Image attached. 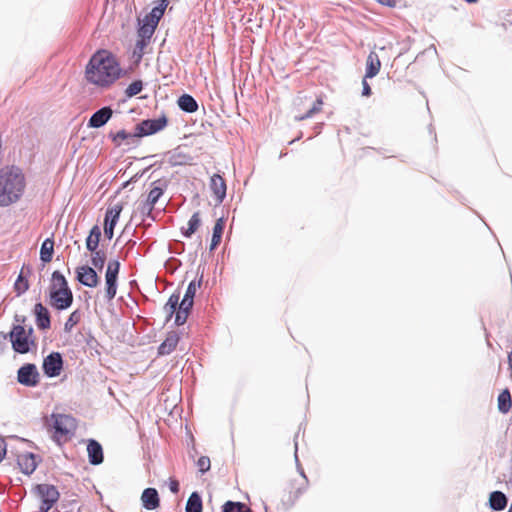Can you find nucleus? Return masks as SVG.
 <instances>
[{
	"label": "nucleus",
	"instance_id": "obj_24",
	"mask_svg": "<svg viewBox=\"0 0 512 512\" xmlns=\"http://www.w3.org/2000/svg\"><path fill=\"white\" fill-rule=\"evenodd\" d=\"M226 225V218L224 216L219 217L213 226L212 237L209 245V252H214L220 245Z\"/></svg>",
	"mask_w": 512,
	"mask_h": 512
},
{
	"label": "nucleus",
	"instance_id": "obj_52",
	"mask_svg": "<svg viewBox=\"0 0 512 512\" xmlns=\"http://www.w3.org/2000/svg\"><path fill=\"white\" fill-rule=\"evenodd\" d=\"M170 263H174L175 264V268L174 269H177L179 266L182 265V262L177 259V258H174V257H170L167 261H166V264H170Z\"/></svg>",
	"mask_w": 512,
	"mask_h": 512
},
{
	"label": "nucleus",
	"instance_id": "obj_27",
	"mask_svg": "<svg viewBox=\"0 0 512 512\" xmlns=\"http://www.w3.org/2000/svg\"><path fill=\"white\" fill-rule=\"evenodd\" d=\"M123 209H124L123 203H117L114 206H109L106 209L105 214H104L103 226H106L109 228L111 226L116 227Z\"/></svg>",
	"mask_w": 512,
	"mask_h": 512
},
{
	"label": "nucleus",
	"instance_id": "obj_10",
	"mask_svg": "<svg viewBox=\"0 0 512 512\" xmlns=\"http://www.w3.org/2000/svg\"><path fill=\"white\" fill-rule=\"evenodd\" d=\"M120 269L121 263L118 259L108 261L105 271V299L107 302H111L117 294Z\"/></svg>",
	"mask_w": 512,
	"mask_h": 512
},
{
	"label": "nucleus",
	"instance_id": "obj_16",
	"mask_svg": "<svg viewBox=\"0 0 512 512\" xmlns=\"http://www.w3.org/2000/svg\"><path fill=\"white\" fill-rule=\"evenodd\" d=\"M32 314L38 330L47 331L51 328L50 310L41 301H37L34 304Z\"/></svg>",
	"mask_w": 512,
	"mask_h": 512
},
{
	"label": "nucleus",
	"instance_id": "obj_59",
	"mask_svg": "<svg viewBox=\"0 0 512 512\" xmlns=\"http://www.w3.org/2000/svg\"><path fill=\"white\" fill-rule=\"evenodd\" d=\"M194 442H195V439H194V437L191 435L192 449L194 450V452H195V453H197L196 448H195V443H194Z\"/></svg>",
	"mask_w": 512,
	"mask_h": 512
},
{
	"label": "nucleus",
	"instance_id": "obj_49",
	"mask_svg": "<svg viewBox=\"0 0 512 512\" xmlns=\"http://www.w3.org/2000/svg\"><path fill=\"white\" fill-rule=\"evenodd\" d=\"M114 229H115V227H113V226H111L110 228L103 226V235H104L105 239L110 241L113 238Z\"/></svg>",
	"mask_w": 512,
	"mask_h": 512
},
{
	"label": "nucleus",
	"instance_id": "obj_45",
	"mask_svg": "<svg viewBox=\"0 0 512 512\" xmlns=\"http://www.w3.org/2000/svg\"><path fill=\"white\" fill-rule=\"evenodd\" d=\"M154 207L150 206L148 202H144L142 206L140 207V213L143 216V218L151 219L152 221H155V216L153 214Z\"/></svg>",
	"mask_w": 512,
	"mask_h": 512
},
{
	"label": "nucleus",
	"instance_id": "obj_31",
	"mask_svg": "<svg viewBox=\"0 0 512 512\" xmlns=\"http://www.w3.org/2000/svg\"><path fill=\"white\" fill-rule=\"evenodd\" d=\"M166 154L169 155L168 162L172 167L191 164L193 160V157L191 155L179 151V148L168 151Z\"/></svg>",
	"mask_w": 512,
	"mask_h": 512
},
{
	"label": "nucleus",
	"instance_id": "obj_55",
	"mask_svg": "<svg viewBox=\"0 0 512 512\" xmlns=\"http://www.w3.org/2000/svg\"><path fill=\"white\" fill-rule=\"evenodd\" d=\"M301 495H298V493L296 491H294L293 493L290 494V498H292V504L294 503L295 500H297Z\"/></svg>",
	"mask_w": 512,
	"mask_h": 512
},
{
	"label": "nucleus",
	"instance_id": "obj_56",
	"mask_svg": "<svg viewBox=\"0 0 512 512\" xmlns=\"http://www.w3.org/2000/svg\"><path fill=\"white\" fill-rule=\"evenodd\" d=\"M305 490L306 487H298L295 491L298 493V495H302Z\"/></svg>",
	"mask_w": 512,
	"mask_h": 512
},
{
	"label": "nucleus",
	"instance_id": "obj_50",
	"mask_svg": "<svg viewBox=\"0 0 512 512\" xmlns=\"http://www.w3.org/2000/svg\"><path fill=\"white\" fill-rule=\"evenodd\" d=\"M24 335L28 339H32L33 341H37L36 337L34 335V328L32 326H29L28 328H26V326L24 325Z\"/></svg>",
	"mask_w": 512,
	"mask_h": 512
},
{
	"label": "nucleus",
	"instance_id": "obj_17",
	"mask_svg": "<svg viewBox=\"0 0 512 512\" xmlns=\"http://www.w3.org/2000/svg\"><path fill=\"white\" fill-rule=\"evenodd\" d=\"M113 113V109L111 108V106L108 105L97 109L90 116L87 122V127L98 129L105 126L112 118Z\"/></svg>",
	"mask_w": 512,
	"mask_h": 512
},
{
	"label": "nucleus",
	"instance_id": "obj_5",
	"mask_svg": "<svg viewBox=\"0 0 512 512\" xmlns=\"http://www.w3.org/2000/svg\"><path fill=\"white\" fill-rule=\"evenodd\" d=\"M169 4V0L154 1L152 9L143 18H137V34L152 38Z\"/></svg>",
	"mask_w": 512,
	"mask_h": 512
},
{
	"label": "nucleus",
	"instance_id": "obj_34",
	"mask_svg": "<svg viewBox=\"0 0 512 512\" xmlns=\"http://www.w3.org/2000/svg\"><path fill=\"white\" fill-rule=\"evenodd\" d=\"M185 512H203V500L199 491H193L185 505Z\"/></svg>",
	"mask_w": 512,
	"mask_h": 512
},
{
	"label": "nucleus",
	"instance_id": "obj_35",
	"mask_svg": "<svg viewBox=\"0 0 512 512\" xmlns=\"http://www.w3.org/2000/svg\"><path fill=\"white\" fill-rule=\"evenodd\" d=\"M498 411L507 414L512 407L511 393L508 388L503 389L497 397Z\"/></svg>",
	"mask_w": 512,
	"mask_h": 512
},
{
	"label": "nucleus",
	"instance_id": "obj_53",
	"mask_svg": "<svg viewBox=\"0 0 512 512\" xmlns=\"http://www.w3.org/2000/svg\"><path fill=\"white\" fill-rule=\"evenodd\" d=\"M10 331L9 332H4V331H1L0 332V340L1 342L5 341V340H9L10 341Z\"/></svg>",
	"mask_w": 512,
	"mask_h": 512
},
{
	"label": "nucleus",
	"instance_id": "obj_13",
	"mask_svg": "<svg viewBox=\"0 0 512 512\" xmlns=\"http://www.w3.org/2000/svg\"><path fill=\"white\" fill-rule=\"evenodd\" d=\"M75 280L88 288H96L101 282L98 271L88 264L75 268Z\"/></svg>",
	"mask_w": 512,
	"mask_h": 512
},
{
	"label": "nucleus",
	"instance_id": "obj_22",
	"mask_svg": "<svg viewBox=\"0 0 512 512\" xmlns=\"http://www.w3.org/2000/svg\"><path fill=\"white\" fill-rule=\"evenodd\" d=\"M210 189L215 197L217 205L222 204L227 195V185L226 180L219 173H215L211 176Z\"/></svg>",
	"mask_w": 512,
	"mask_h": 512
},
{
	"label": "nucleus",
	"instance_id": "obj_44",
	"mask_svg": "<svg viewBox=\"0 0 512 512\" xmlns=\"http://www.w3.org/2000/svg\"><path fill=\"white\" fill-rule=\"evenodd\" d=\"M168 250L172 254L180 255L185 251V243L180 240H175L169 244Z\"/></svg>",
	"mask_w": 512,
	"mask_h": 512
},
{
	"label": "nucleus",
	"instance_id": "obj_41",
	"mask_svg": "<svg viewBox=\"0 0 512 512\" xmlns=\"http://www.w3.org/2000/svg\"><path fill=\"white\" fill-rule=\"evenodd\" d=\"M86 345L91 350V355H100L101 352L99 351V347H101V344L99 341L91 334L89 333L86 338Z\"/></svg>",
	"mask_w": 512,
	"mask_h": 512
},
{
	"label": "nucleus",
	"instance_id": "obj_29",
	"mask_svg": "<svg viewBox=\"0 0 512 512\" xmlns=\"http://www.w3.org/2000/svg\"><path fill=\"white\" fill-rule=\"evenodd\" d=\"M178 108L184 113H195L199 105L194 96L188 93L181 94L177 99Z\"/></svg>",
	"mask_w": 512,
	"mask_h": 512
},
{
	"label": "nucleus",
	"instance_id": "obj_23",
	"mask_svg": "<svg viewBox=\"0 0 512 512\" xmlns=\"http://www.w3.org/2000/svg\"><path fill=\"white\" fill-rule=\"evenodd\" d=\"M142 507L152 511L160 506V497L156 488H145L141 494Z\"/></svg>",
	"mask_w": 512,
	"mask_h": 512
},
{
	"label": "nucleus",
	"instance_id": "obj_18",
	"mask_svg": "<svg viewBox=\"0 0 512 512\" xmlns=\"http://www.w3.org/2000/svg\"><path fill=\"white\" fill-rule=\"evenodd\" d=\"M32 267L29 264H23L22 268L14 282L13 289L16 296L19 297L26 293L30 288L29 277L32 274Z\"/></svg>",
	"mask_w": 512,
	"mask_h": 512
},
{
	"label": "nucleus",
	"instance_id": "obj_20",
	"mask_svg": "<svg viewBox=\"0 0 512 512\" xmlns=\"http://www.w3.org/2000/svg\"><path fill=\"white\" fill-rule=\"evenodd\" d=\"M169 180L165 178H161L158 180L153 181L150 184V190L146 199V202L152 207H155L159 199L164 195L166 192Z\"/></svg>",
	"mask_w": 512,
	"mask_h": 512
},
{
	"label": "nucleus",
	"instance_id": "obj_38",
	"mask_svg": "<svg viewBox=\"0 0 512 512\" xmlns=\"http://www.w3.org/2000/svg\"><path fill=\"white\" fill-rule=\"evenodd\" d=\"M222 512H252L244 502L227 500L221 507Z\"/></svg>",
	"mask_w": 512,
	"mask_h": 512
},
{
	"label": "nucleus",
	"instance_id": "obj_19",
	"mask_svg": "<svg viewBox=\"0 0 512 512\" xmlns=\"http://www.w3.org/2000/svg\"><path fill=\"white\" fill-rule=\"evenodd\" d=\"M88 462L90 465L98 466L104 461V451L101 443L94 439L89 438L86 440Z\"/></svg>",
	"mask_w": 512,
	"mask_h": 512
},
{
	"label": "nucleus",
	"instance_id": "obj_21",
	"mask_svg": "<svg viewBox=\"0 0 512 512\" xmlns=\"http://www.w3.org/2000/svg\"><path fill=\"white\" fill-rule=\"evenodd\" d=\"M181 337L182 332L169 331L166 335V338L158 346L157 355L166 356L171 354L176 349L179 341L181 340Z\"/></svg>",
	"mask_w": 512,
	"mask_h": 512
},
{
	"label": "nucleus",
	"instance_id": "obj_58",
	"mask_svg": "<svg viewBox=\"0 0 512 512\" xmlns=\"http://www.w3.org/2000/svg\"><path fill=\"white\" fill-rule=\"evenodd\" d=\"M5 349H6V344L3 342H0V354H2Z\"/></svg>",
	"mask_w": 512,
	"mask_h": 512
},
{
	"label": "nucleus",
	"instance_id": "obj_43",
	"mask_svg": "<svg viewBox=\"0 0 512 512\" xmlns=\"http://www.w3.org/2000/svg\"><path fill=\"white\" fill-rule=\"evenodd\" d=\"M298 434L299 432H297V434L295 435L294 437V448H295V451H294V458H295V463H296V468H297V471L298 473L300 474V476L302 478L305 479L306 483L308 482V478L305 474V471L303 469V467L301 466V463L299 461V457H298V442H297V437H298Z\"/></svg>",
	"mask_w": 512,
	"mask_h": 512
},
{
	"label": "nucleus",
	"instance_id": "obj_36",
	"mask_svg": "<svg viewBox=\"0 0 512 512\" xmlns=\"http://www.w3.org/2000/svg\"><path fill=\"white\" fill-rule=\"evenodd\" d=\"M145 87V83L141 79H134L124 90V100L131 99L140 94Z\"/></svg>",
	"mask_w": 512,
	"mask_h": 512
},
{
	"label": "nucleus",
	"instance_id": "obj_25",
	"mask_svg": "<svg viewBox=\"0 0 512 512\" xmlns=\"http://www.w3.org/2000/svg\"><path fill=\"white\" fill-rule=\"evenodd\" d=\"M108 138L113 142L115 147H120L122 141H127V144H139L138 137L134 136V131L129 132L125 129H121L117 132L110 131Z\"/></svg>",
	"mask_w": 512,
	"mask_h": 512
},
{
	"label": "nucleus",
	"instance_id": "obj_3",
	"mask_svg": "<svg viewBox=\"0 0 512 512\" xmlns=\"http://www.w3.org/2000/svg\"><path fill=\"white\" fill-rule=\"evenodd\" d=\"M45 300L49 307L57 312L66 311L73 305V291L60 270L52 272L49 286L45 292Z\"/></svg>",
	"mask_w": 512,
	"mask_h": 512
},
{
	"label": "nucleus",
	"instance_id": "obj_61",
	"mask_svg": "<svg viewBox=\"0 0 512 512\" xmlns=\"http://www.w3.org/2000/svg\"><path fill=\"white\" fill-rule=\"evenodd\" d=\"M300 137H301V135H300V136H298V137H296L295 139H293V140L289 141V142H288V144H289V145H290V144H293L294 142L298 141V140L300 139Z\"/></svg>",
	"mask_w": 512,
	"mask_h": 512
},
{
	"label": "nucleus",
	"instance_id": "obj_15",
	"mask_svg": "<svg viewBox=\"0 0 512 512\" xmlns=\"http://www.w3.org/2000/svg\"><path fill=\"white\" fill-rule=\"evenodd\" d=\"M41 462L42 457L33 452H24L17 456V465L20 471L27 476L32 475Z\"/></svg>",
	"mask_w": 512,
	"mask_h": 512
},
{
	"label": "nucleus",
	"instance_id": "obj_14",
	"mask_svg": "<svg viewBox=\"0 0 512 512\" xmlns=\"http://www.w3.org/2000/svg\"><path fill=\"white\" fill-rule=\"evenodd\" d=\"M150 41L151 38L145 35L137 34L135 45L129 56V70L131 72H133L141 64L145 54V49L149 45Z\"/></svg>",
	"mask_w": 512,
	"mask_h": 512
},
{
	"label": "nucleus",
	"instance_id": "obj_64",
	"mask_svg": "<svg viewBox=\"0 0 512 512\" xmlns=\"http://www.w3.org/2000/svg\"><path fill=\"white\" fill-rule=\"evenodd\" d=\"M285 155H286L285 153H281V154H280V156H279V158H282V157H284Z\"/></svg>",
	"mask_w": 512,
	"mask_h": 512
},
{
	"label": "nucleus",
	"instance_id": "obj_7",
	"mask_svg": "<svg viewBox=\"0 0 512 512\" xmlns=\"http://www.w3.org/2000/svg\"><path fill=\"white\" fill-rule=\"evenodd\" d=\"M101 237V228L98 224H95L90 228L85 239L86 249L90 252L91 265L97 271H102L107 260L106 252L99 248Z\"/></svg>",
	"mask_w": 512,
	"mask_h": 512
},
{
	"label": "nucleus",
	"instance_id": "obj_26",
	"mask_svg": "<svg viewBox=\"0 0 512 512\" xmlns=\"http://www.w3.org/2000/svg\"><path fill=\"white\" fill-rule=\"evenodd\" d=\"M508 497L500 490H494L489 493L487 506L492 511H502L507 507Z\"/></svg>",
	"mask_w": 512,
	"mask_h": 512
},
{
	"label": "nucleus",
	"instance_id": "obj_32",
	"mask_svg": "<svg viewBox=\"0 0 512 512\" xmlns=\"http://www.w3.org/2000/svg\"><path fill=\"white\" fill-rule=\"evenodd\" d=\"M202 282H203V274H201L198 279H194V280L190 281L181 301H183V302H185V304L193 307L194 298L196 296V291L198 288L201 287Z\"/></svg>",
	"mask_w": 512,
	"mask_h": 512
},
{
	"label": "nucleus",
	"instance_id": "obj_54",
	"mask_svg": "<svg viewBox=\"0 0 512 512\" xmlns=\"http://www.w3.org/2000/svg\"><path fill=\"white\" fill-rule=\"evenodd\" d=\"M323 125H324L323 122H318L314 125V130H315L314 135H318L321 132Z\"/></svg>",
	"mask_w": 512,
	"mask_h": 512
},
{
	"label": "nucleus",
	"instance_id": "obj_42",
	"mask_svg": "<svg viewBox=\"0 0 512 512\" xmlns=\"http://www.w3.org/2000/svg\"><path fill=\"white\" fill-rule=\"evenodd\" d=\"M198 471L201 475L206 474L211 468V461L208 456H200L196 462Z\"/></svg>",
	"mask_w": 512,
	"mask_h": 512
},
{
	"label": "nucleus",
	"instance_id": "obj_28",
	"mask_svg": "<svg viewBox=\"0 0 512 512\" xmlns=\"http://www.w3.org/2000/svg\"><path fill=\"white\" fill-rule=\"evenodd\" d=\"M54 237L51 235L50 237H47L41 244L40 247V261L42 269L45 267V265L52 261L54 256Z\"/></svg>",
	"mask_w": 512,
	"mask_h": 512
},
{
	"label": "nucleus",
	"instance_id": "obj_9",
	"mask_svg": "<svg viewBox=\"0 0 512 512\" xmlns=\"http://www.w3.org/2000/svg\"><path fill=\"white\" fill-rule=\"evenodd\" d=\"M169 119L165 113L156 118H147L141 120L134 127V136L138 140L143 137L154 135L167 127Z\"/></svg>",
	"mask_w": 512,
	"mask_h": 512
},
{
	"label": "nucleus",
	"instance_id": "obj_1",
	"mask_svg": "<svg viewBox=\"0 0 512 512\" xmlns=\"http://www.w3.org/2000/svg\"><path fill=\"white\" fill-rule=\"evenodd\" d=\"M116 55L107 49H97L85 65L84 78L92 85L108 89L119 79L126 76Z\"/></svg>",
	"mask_w": 512,
	"mask_h": 512
},
{
	"label": "nucleus",
	"instance_id": "obj_40",
	"mask_svg": "<svg viewBox=\"0 0 512 512\" xmlns=\"http://www.w3.org/2000/svg\"><path fill=\"white\" fill-rule=\"evenodd\" d=\"M151 169V166H148L144 168L143 170L137 172L132 177H130L127 181H124L121 184V187L116 191V194H119L122 189L127 188L130 184L136 183L140 178L144 176L146 172H148Z\"/></svg>",
	"mask_w": 512,
	"mask_h": 512
},
{
	"label": "nucleus",
	"instance_id": "obj_46",
	"mask_svg": "<svg viewBox=\"0 0 512 512\" xmlns=\"http://www.w3.org/2000/svg\"><path fill=\"white\" fill-rule=\"evenodd\" d=\"M369 78H365V76L363 77L362 79V91H361V95L363 97H370L372 95V88L371 86L369 85L368 83V80Z\"/></svg>",
	"mask_w": 512,
	"mask_h": 512
},
{
	"label": "nucleus",
	"instance_id": "obj_57",
	"mask_svg": "<svg viewBox=\"0 0 512 512\" xmlns=\"http://www.w3.org/2000/svg\"><path fill=\"white\" fill-rule=\"evenodd\" d=\"M126 244H127L128 246H130V247H134V246L136 245V241H135V240L130 239V240H128V241H127V243H126Z\"/></svg>",
	"mask_w": 512,
	"mask_h": 512
},
{
	"label": "nucleus",
	"instance_id": "obj_6",
	"mask_svg": "<svg viewBox=\"0 0 512 512\" xmlns=\"http://www.w3.org/2000/svg\"><path fill=\"white\" fill-rule=\"evenodd\" d=\"M193 307L180 301V292L174 291L165 303L163 310L166 313L165 323H168L174 317V325L177 327L183 326Z\"/></svg>",
	"mask_w": 512,
	"mask_h": 512
},
{
	"label": "nucleus",
	"instance_id": "obj_60",
	"mask_svg": "<svg viewBox=\"0 0 512 512\" xmlns=\"http://www.w3.org/2000/svg\"><path fill=\"white\" fill-rule=\"evenodd\" d=\"M465 3L467 4H475L477 3L479 0H463Z\"/></svg>",
	"mask_w": 512,
	"mask_h": 512
},
{
	"label": "nucleus",
	"instance_id": "obj_48",
	"mask_svg": "<svg viewBox=\"0 0 512 512\" xmlns=\"http://www.w3.org/2000/svg\"><path fill=\"white\" fill-rule=\"evenodd\" d=\"M7 455V443L5 438L0 435V463L5 459Z\"/></svg>",
	"mask_w": 512,
	"mask_h": 512
},
{
	"label": "nucleus",
	"instance_id": "obj_4",
	"mask_svg": "<svg viewBox=\"0 0 512 512\" xmlns=\"http://www.w3.org/2000/svg\"><path fill=\"white\" fill-rule=\"evenodd\" d=\"M49 429L52 432V440L57 445H61L63 441H69L74 436L77 420L71 414L53 412Z\"/></svg>",
	"mask_w": 512,
	"mask_h": 512
},
{
	"label": "nucleus",
	"instance_id": "obj_39",
	"mask_svg": "<svg viewBox=\"0 0 512 512\" xmlns=\"http://www.w3.org/2000/svg\"><path fill=\"white\" fill-rule=\"evenodd\" d=\"M82 318V312L80 309H76L68 316L64 323V332L70 333L74 326L80 323Z\"/></svg>",
	"mask_w": 512,
	"mask_h": 512
},
{
	"label": "nucleus",
	"instance_id": "obj_12",
	"mask_svg": "<svg viewBox=\"0 0 512 512\" xmlns=\"http://www.w3.org/2000/svg\"><path fill=\"white\" fill-rule=\"evenodd\" d=\"M17 382L22 386L33 388L40 383V373L36 364L24 363L17 370Z\"/></svg>",
	"mask_w": 512,
	"mask_h": 512
},
{
	"label": "nucleus",
	"instance_id": "obj_30",
	"mask_svg": "<svg viewBox=\"0 0 512 512\" xmlns=\"http://www.w3.org/2000/svg\"><path fill=\"white\" fill-rule=\"evenodd\" d=\"M381 69V61L375 51H370L366 59L365 78H374Z\"/></svg>",
	"mask_w": 512,
	"mask_h": 512
},
{
	"label": "nucleus",
	"instance_id": "obj_63",
	"mask_svg": "<svg viewBox=\"0 0 512 512\" xmlns=\"http://www.w3.org/2000/svg\"><path fill=\"white\" fill-rule=\"evenodd\" d=\"M507 512H512V503L510 504V507Z\"/></svg>",
	"mask_w": 512,
	"mask_h": 512
},
{
	"label": "nucleus",
	"instance_id": "obj_2",
	"mask_svg": "<svg viewBox=\"0 0 512 512\" xmlns=\"http://www.w3.org/2000/svg\"><path fill=\"white\" fill-rule=\"evenodd\" d=\"M26 179L23 170L17 165L0 168V207L17 203L23 196Z\"/></svg>",
	"mask_w": 512,
	"mask_h": 512
},
{
	"label": "nucleus",
	"instance_id": "obj_33",
	"mask_svg": "<svg viewBox=\"0 0 512 512\" xmlns=\"http://www.w3.org/2000/svg\"><path fill=\"white\" fill-rule=\"evenodd\" d=\"M201 222L200 212H194L188 220L187 227L181 228V235L185 238H191L192 235L199 229Z\"/></svg>",
	"mask_w": 512,
	"mask_h": 512
},
{
	"label": "nucleus",
	"instance_id": "obj_11",
	"mask_svg": "<svg viewBox=\"0 0 512 512\" xmlns=\"http://www.w3.org/2000/svg\"><path fill=\"white\" fill-rule=\"evenodd\" d=\"M42 371L47 378L58 377L64 369V359L62 353L52 351L43 358Z\"/></svg>",
	"mask_w": 512,
	"mask_h": 512
},
{
	"label": "nucleus",
	"instance_id": "obj_47",
	"mask_svg": "<svg viewBox=\"0 0 512 512\" xmlns=\"http://www.w3.org/2000/svg\"><path fill=\"white\" fill-rule=\"evenodd\" d=\"M169 490L173 494H178L180 491V483L177 479L170 477L168 481Z\"/></svg>",
	"mask_w": 512,
	"mask_h": 512
},
{
	"label": "nucleus",
	"instance_id": "obj_62",
	"mask_svg": "<svg viewBox=\"0 0 512 512\" xmlns=\"http://www.w3.org/2000/svg\"><path fill=\"white\" fill-rule=\"evenodd\" d=\"M161 164H162V162H155V163H153L150 166H151V168L154 167V166H157L159 168L161 166Z\"/></svg>",
	"mask_w": 512,
	"mask_h": 512
},
{
	"label": "nucleus",
	"instance_id": "obj_51",
	"mask_svg": "<svg viewBox=\"0 0 512 512\" xmlns=\"http://www.w3.org/2000/svg\"><path fill=\"white\" fill-rule=\"evenodd\" d=\"M26 320H27V317L24 315H19V314L14 315V322H15L14 324L24 325Z\"/></svg>",
	"mask_w": 512,
	"mask_h": 512
},
{
	"label": "nucleus",
	"instance_id": "obj_8",
	"mask_svg": "<svg viewBox=\"0 0 512 512\" xmlns=\"http://www.w3.org/2000/svg\"><path fill=\"white\" fill-rule=\"evenodd\" d=\"M9 336L12 350L16 354H27L33 352L37 348V341L28 339L24 335V325L12 324Z\"/></svg>",
	"mask_w": 512,
	"mask_h": 512
},
{
	"label": "nucleus",
	"instance_id": "obj_37",
	"mask_svg": "<svg viewBox=\"0 0 512 512\" xmlns=\"http://www.w3.org/2000/svg\"><path fill=\"white\" fill-rule=\"evenodd\" d=\"M323 105V99L318 96L313 102L312 106L303 114L295 115V121H303L308 118H312L316 113L320 112Z\"/></svg>",
	"mask_w": 512,
	"mask_h": 512
}]
</instances>
